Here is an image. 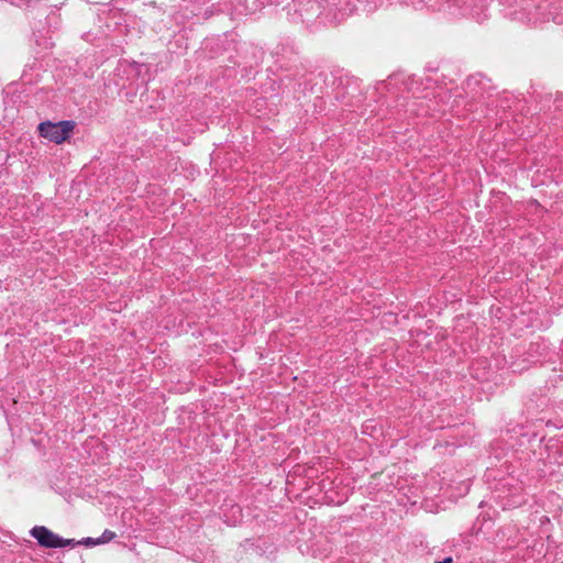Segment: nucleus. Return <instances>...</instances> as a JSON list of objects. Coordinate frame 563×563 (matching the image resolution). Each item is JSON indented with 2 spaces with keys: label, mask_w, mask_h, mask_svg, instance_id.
Returning a JSON list of instances; mask_svg holds the SVG:
<instances>
[{
  "label": "nucleus",
  "mask_w": 563,
  "mask_h": 563,
  "mask_svg": "<svg viewBox=\"0 0 563 563\" xmlns=\"http://www.w3.org/2000/svg\"><path fill=\"white\" fill-rule=\"evenodd\" d=\"M75 126L76 123L71 120L59 121L57 123L45 121L38 124V132L42 137L56 144H62L69 139Z\"/></svg>",
  "instance_id": "nucleus-1"
},
{
  "label": "nucleus",
  "mask_w": 563,
  "mask_h": 563,
  "mask_svg": "<svg viewBox=\"0 0 563 563\" xmlns=\"http://www.w3.org/2000/svg\"><path fill=\"white\" fill-rule=\"evenodd\" d=\"M30 533L43 548L56 549L76 544L74 539H63L44 526L33 527Z\"/></svg>",
  "instance_id": "nucleus-2"
},
{
  "label": "nucleus",
  "mask_w": 563,
  "mask_h": 563,
  "mask_svg": "<svg viewBox=\"0 0 563 563\" xmlns=\"http://www.w3.org/2000/svg\"><path fill=\"white\" fill-rule=\"evenodd\" d=\"M115 538V533L111 530H104L102 536L98 538L99 544L107 543Z\"/></svg>",
  "instance_id": "nucleus-3"
},
{
  "label": "nucleus",
  "mask_w": 563,
  "mask_h": 563,
  "mask_svg": "<svg viewBox=\"0 0 563 563\" xmlns=\"http://www.w3.org/2000/svg\"><path fill=\"white\" fill-rule=\"evenodd\" d=\"M77 543L85 544V545H97V544H99V541H98V539H93V538H85Z\"/></svg>",
  "instance_id": "nucleus-4"
},
{
  "label": "nucleus",
  "mask_w": 563,
  "mask_h": 563,
  "mask_svg": "<svg viewBox=\"0 0 563 563\" xmlns=\"http://www.w3.org/2000/svg\"><path fill=\"white\" fill-rule=\"evenodd\" d=\"M435 563H452V558H445L442 561H437Z\"/></svg>",
  "instance_id": "nucleus-5"
}]
</instances>
